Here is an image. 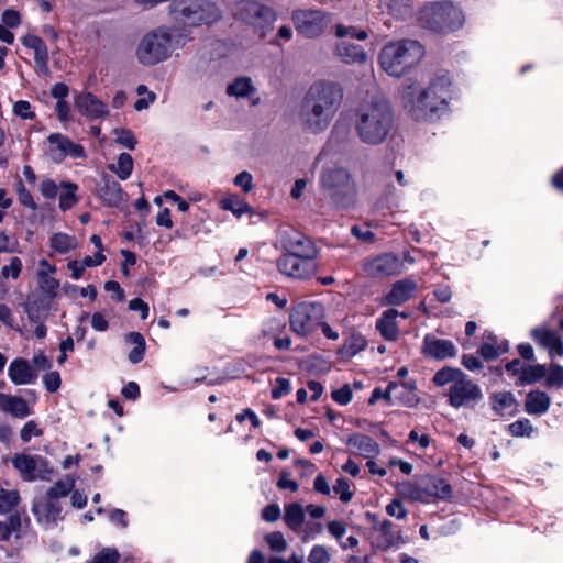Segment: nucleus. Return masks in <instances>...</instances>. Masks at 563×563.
<instances>
[{
	"instance_id": "obj_17",
	"label": "nucleus",
	"mask_w": 563,
	"mask_h": 563,
	"mask_svg": "<svg viewBox=\"0 0 563 563\" xmlns=\"http://www.w3.org/2000/svg\"><path fill=\"white\" fill-rule=\"evenodd\" d=\"M47 141L51 147L47 155L55 163H60L69 155L75 158L85 157V150L81 145L73 143L67 136L59 133L48 135Z\"/></svg>"
},
{
	"instance_id": "obj_12",
	"label": "nucleus",
	"mask_w": 563,
	"mask_h": 563,
	"mask_svg": "<svg viewBox=\"0 0 563 563\" xmlns=\"http://www.w3.org/2000/svg\"><path fill=\"white\" fill-rule=\"evenodd\" d=\"M484 398L481 387L464 374L463 377L451 385L448 390V402L455 409L475 408Z\"/></svg>"
},
{
	"instance_id": "obj_41",
	"label": "nucleus",
	"mask_w": 563,
	"mask_h": 563,
	"mask_svg": "<svg viewBox=\"0 0 563 563\" xmlns=\"http://www.w3.org/2000/svg\"><path fill=\"white\" fill-rule=\"evenodd\" d=\"M497 344V338L495 335H488L486 341L482 344L479 349V354L485 360H495L500 354L507 351V347L504 345H496Z\"/></svg>"
},
{
	"instance_id": "obj_54",
	"label": "nucleus",
	"mask_w": 563,
	"mask_h": 563,
	"mask_svg": "<svg viewBox=\"0 0 563 563\" xmlns=\"http://www.w3.org/2000/svg\"><path fill=\"white\" fill-rule=\"evenodd\" d=\"M42 434L43 430L38 428L34 420L27 421L20 431V438L24 443L30 442L33 437H41Z\"/></svg>"
},
{
	"instance_id": "obj_2",
	"label": "nucleus",
	"mask_w": 563,
	"mask_h": 563,
	"mask_svg": "<svg viewBox=\"0 0 563 563\" xmlns=\"http://www.w3.org/2000/svg\"><path fill=\"white\" fill-rule=\"evenodd\" d=\"M451 85L448 75L433 77L426 87L409 79L400 90L402 107L417 121L431 120L446 109L451 99Z\"/></svg>"
},
{
	"instance_id": "obj_19",
	"label": "nucleus",
	"mask_w": 563,
	"mask_h": 563,
	"mask_svg": "<svg viewBox=\"0 0 563 563\" xmlns=\"http://www.w3.org/2000/svg\"><path fill=\"white\" fill-rule=\"evenodd\" d=\"M75 108L89 119L106 117L109 111L106 103L91 92H80L75 97Z\"/></svg>"
},
{
	"instance_id": "obj_23",
	"label": "nucleus",
	"mask_w": 563,
	"mask_h": 563,
	"mask_svg": "<svg viewBox=\"0 0 563 563\" xmlns=\"http://www.w3.org/2000/svg\"><path fill=\"white\" fill-rule=\"evenodd\" d=\"M417 288V283L409 278L396 282L390 291L385 296L384 303L399 306L409 300Z\"/></svg>"
},
{
	"instance_id": "obj_16",
	"label": "nucleus",
	"mask_w": 563,
	"mask_h": 563,
	"mask_svg": "<svg viewBox=\"0 0 563 563\" xmlns=\"http://www.w3.org/2000/svg\"><path fill=\"white\" fill-rule=\"evenodd\" d=\"M31 510L37 522L45 527H53L63 519L60 501L45 495L34 499Z\"/></svg>"
},
{
	"instance_id": "obj_43",
	"label": "nucleus",
	"mask_w": 563,
	"mask_h": 563,
	"mask_svg": "<svg viewBox=\"0 0 563 563\" xmlns=\"http://www.w3.org/2000/svg\"><path fill=\"white\" fill-rule=\"evenodd\" d=\"M20 503L19 492L0 488V514H8Z\"/></svg>"
},
{
	"instance_id": "obj_52",
	"label": "nucleus",
	"mask_w": 563,
	"mask_h": 563,
	"mask_svg": "<svg viewBox=\"0 0 563 563\" xmlns=\"http://www.w3.org/2000/svg\"><path fill=\"white\" fill-rule=\"evenodd\" d=\"M265 541L273 551L284 552L287 549V542L282 532H271L266 534Z\"/></svg>"
},
{
	"instance_id": "obj_40",
	"label": "nucleus",
	"mask_w": 563,
	"mask_h": 563,
	"mask_svg": "<svg viewBox=\"0 0 563 563\" xmlns=\"http://www.w3.org/2000/svg\"><path fill=\"white\" fill-rule=\"evenodd\" d=\"M379 7L386 10L390 15L405 18L409 14V0H378Z\"/></svg>"
},
{
	"instance_id": "obj_15",
	"label": "nucleus",
	"mask_w": 563,
	"mask_h": 563,
	"mask_svg": "<svg viewBox=\"0 0 563 563\" xmlns=\"http://www.w3.org/2000/svg\"><path fill=\"white\" fill-rule=\"evenodd\" d=\"M280 274L294 279H307L316 275L317 264L314 261L282 254L276 261Z\"/></svg>"
},
{
	"instance_id": "obj_37",
	"label": "nucleus",
	"mask_w": 563,
	"mask_h": 563,
	"mask_svg": "<svg viewBox=\"0 0 563 563\" xmlns=\"http://www.w3.org/2000/svg\"><path fill=\"white\" fill-rule=\"evenodd\" d=\"M49 243L52 249L60 254H65L71 250H75L78 245L75 236L62 232L53 234L51 236Z\"/></svg>"
},
{
	"instance_id": "obj_34",
	"label": "nucleus",
	"mask_w": 563,
	"mask_h": 563,
	"mask_svg": "<svg viewBox=\"0 0 563 563\" xmlns=\"http://www.w3.org/2000/svg\"><path fill=\"white\" fill-rule=\"evenodd\" d=\"M220 207L223 210L231 211L238 218H241L245 213L253 212L251 206L241 199L238 195H230L221 199Z\"/></svg>"
},
{
	"instance_id": "obj_29",
	"label": "nucleus",
	"mask_w": 563,
	"mask_h": 563,
	"mask_svg": "<svg viewBox=\"0 0 563 563\" xmlns=\"http://www.w3.org/2000/svg\"><path fill=\"white\" fill-rule=\"evenodd\" d=\"M551 405V398L547 393L541 390H532L528 393L525 409L530 415H543Z\"/></svg>"
},
{
	"instance_id": "obj_51",
	"label": "nucleus",
	"mask_w": 563,
	"mask_h": 563,
	"mask_svg": "<svg viewBox=\"0 0 563 563\" xmlns=\"http://www.w3.org/2000/svg\"><path fill=\"white\" fill-rule=\"evenodd\" d=\"M532 431V424L528 419H520L509 424V432L514 437H529Z\"/></svg>"
},
{
	"instance_id": "obj_20",
	"label": "nucleus",
	"mask_w": 563,
	"mask_h": 563,
	"mask_svg": "<svg viewBox=\"0 0 563 563\" xmlns=\"http://www.w3.org/2000/svg\"><path fill=\"white\" fill-rule=\"evenodd\" d=\"M423 352L435 360H444L456 355V347L450 340L427 335L423 340Z\"/></svg>"
},
{
	"instance_id": "obj_5",
	"label": "nucleus",
	"mask_w": 563,
	"mask_h": 563,
	"mask_svg": "<svg viewBox=\"0 0 563 563\" xmlns=\"http://www.w3.org/2000/svg\"><path fill=\"white\" fill-rule=\"evenodd\" d=\"M424 56L423 46L415 40H401L385 45L379 53V64L390 76L400 77Z\"/></svg>"
},
{
	"instance_id": "obj_25",
	"label": "nucleus",
	"mask_w": 563,
	"mask_h": 563,
	"mask_svg": "<svg viewBox=\"0 0 563 563\" xmlns=\"http://www.w3.org/2000/svg\"><path fill=\"white\" fill-rule=\"evenodd\" d=\"M346 444L353 450V452L358 453L365 459H373L380 452L378 443L371 437L362 433H354L349 437Z\"/></svg>"
},
{
	"instance_id": "obj_55",
	"label": "nucleus",
	"mask_w": 563,
	"mask_h": 563,
	"mask_svg": "<svg viewBox=\"0 0 563 563\" xmlns=\"http://www.w3.org/2000/svg\"><path fill=\"white\" fill-rule=\"evenodd\" d=\"M119 558L115 549L106 548L95 555L91 563H118Z\"/></svg>"
},
{
	"instance_id": "obj_49",
	"label": "nucleus",
	"mask_w": 563,
	"mask_h": 563,
	"mask_svg": "<svg viewBox=\"0 0 563 563\" xmlns=\"http://www.w3.org/2000/svg\"><path fill=\"white\" fill-rule=\"evenodd\" d=\"M113 134L115 135V142L122 146L134 150L136 145V139L133 133L126 129H114Z\"/></svg>"
},
{
	"instance_id": "obj_1",
	"label": "nucleus",
	"mask_w": 563,
	"mask_h": 563,
	"mask_svg": "<svg viewBox=\"0 0 563 563\" xmlns=\"http://www.w3.org/2000/svg\"><path fill=\"white\" fill-rule=\"evenodd\" d=\"M344 98L342 86L331 80L313 82L295 111V122L305 134L318 135L329 129Z\"/></svg>"
},
{
	"instance_id": "obj_39",
	"label": "nucleus",
	"mask_w": 563,
	"mask_h": 563,
	"mask_svg": "<svg viewBox=\"0 0 563 563\" xmlns=\"http://www.w3.org/2000/svg\"><path fill=\"white\" fill-rule=\"evenodd\" d=\"M109 169L118 175L121 180L128 179L133 170V158L129 153H121L117 165H110Z\"/></svg>"
},
{
	"instance_id": "obj_8",
	"label": "nucleus",
	"mask_w": 563,
	"mask_h": 563,
	"mask_svg": "<svg viewBox=\"0 0 563 563\" xmlns=\"http://www.w3.org/2000/svg\"><path fill=\"white\" fill-rule=\"evenodd\" d=\"M172 34L165 29L147 32L136 47V58L144 66H152L170 55Z\"/></svg>"
},
{
	"instance_id": "obj_56",
	"label": "nucleus",
	"mask_w": 563,
	"mask_h": 563,
	"mask_svg": "<svg viewBox=\"0 0 563 563\" xmlns=\"http://www.w3.org/2000/svg\"><path fill=\"white\" fill-rule=\"evenodd\" d=\"M333 489L336 494L340 495V499L342 503H349L352 497L353 493L350 489V484L345 478H339L336 479L335 485L333 486Z\"/></svg>"
},
{
	"instance_id": "obj_30",
	"label": "nucleus",
	"mask_w": 563,
	"mask_h": 563,
	"mask_svg": "<svg viewBox=\"0 0 563 563\" xmlns=\"http://www.w3.org/2000/svg\"><path fill=\"white\" fill-rule=\"evenodd\" d=\"M2 411L15 418H25L31 415L26 400L19 396L5 394Z\"/></svg>"
},
{
	"instance_id": "obj_10",
	"label": "nucleus",
	"mask_w": 563,
	"mask_h": 563,
	"mask_svg": "<svg viewBox=\"0 0 563 563\" xmlns=\"http://www.w3.org/2000/svg\"><path fill=\"white\" fill-rule=\"evenodd\" d=\"M238 19L252 25L264 37L266 30L274 23L276 15L274 11L253 0H242L236 4L235 13Z\"/></svg>"
},
{
	"instance_id": "obj_59",
	"label": "nucleus",
	"mask_w": 563,
	"mask_h": 563,
	"mask_svg": "<svg viewBox=\"0 0 563 563\" xmlns=\"http://www.w3.org/2000/svg\"><path fill=\"white\" fill-rule=\"evenodd\" d=\"M404 493L413 500L427 501L422 481L420 479L418 485L406 484Z\"/></svg>"
},
{
	"instance_id": "obj_48",
	"label": "nucleus",
	"mask_w": 563,
	"mask_h": 563,
	"mask_svg": "<svg viewBox=\"0 0 563 563\" xmlns=\"http://www.w3.org/2000/svg\"><path fill=\"white\" fill-rule=\"evenodd\" d=\"M37 276L40 279V286L41 288L47 292V294H55L56 290L59 287V283L57 279L51 276L48 272H45L44 269H40L37 272Z\"/></svg>"
},
{
	"instance_id": "obj_6",
	"label": "nucleus",
	"mask_w": 563,
	"mask_h": 563,
	"mask_svg": "<svg viewBox=\"0 0 563 563\" xmlns=\"http://www.w3.org/2000/svg\"><path fill=\"white\" fill-rule=\"evenodd\" d=\"M424 29L435 33H450L462 27L463 12L450 1L433 2L424 5L418 16Z\"/></svg>"
},
{
	"instance_id": "obj_47",
	"label": "nucleus",
	"mask_w": 563,
	"mask_h": 563,
	"mask_svg": "<svg viewBox=\"0 0 563 563\" xmlns=\"http://www.w3.org/2000/svg\"><path fill=\"white\" fill-rule=\"evenodd\" d=\"M393 522L389 520H384L382 522H376L374 528L379 530L384 534V547L389 548L395 544L397 537L393 532Z\"/></svg>"
},
{
	"instance_id": "obj_44",
	"label": "nucleus",
	"mask_w": 563,
	"mask_h": 563,
	"mask_svg": "<svg viewBox=\"0 0 563 563\" xmlns=\"http://www.w3.org/2000/svg\"><path fill=\"white\" fill-rule=\"evenodd\" d=\"M64 188L66 191L62 192L59 196V208L66 211L78 202V198L75 194L78 187L74 183H65Z\"/></svg>"
},
{
	"instance_id": "obj_62",
	"label": "nucleus",
	"mask_w": 563,
	"mask_h": 563,
	"mask_svg": "<svg viewBox=\"0 0 563 563\" xmlns=\"http://www.w3.org/2000/svg\"><path fill=\"white\" fill-rule=\"evenodd\" d=\"M233 183L235 186L241 187L244 192H251L253 189V177L246 170L239 173Z\"/></svg>"
},
{
	"instance_id": "obj_24",
	"label": "nucleus",
	"mask_w": 563,
	"mask_h": 563,
	"mask_svg": "<svg viewBox=\"0 0 563 563\" xmlns=\"http://www.w3.org/2000/svg\"><path fill=\"white\" fill-rule=\"evenodd\" d=\"M99 196L108 207H119L122 202L128 200V195L124 192L121 185L108 176L103 178V184L99 189Z\"/></svg>"
},
{
	"instance_id": "obj_33",
	"label": "nucleus",
	"mask_w": 563,
	"mask_h": 563,
	"mask_svg": "<svg viewBox=\"0 0 563 563\" xmlns=\"http://www.w3.org/2000/svg\"><path fill=\"white\" fill-rule=\"evenodd\" d=\"M493 409L500 416L511 413L516 406L515 396L510 391H499L492 396Z\"/></svg>"
},
{
	"instance_id": "obj_11",
	"label": "nucleus",
	"mask_w": 563,
	"mask_h": 563,
	"mask_svg": "<svg viewBox=\"0 0 563 563\" xmlns=\"http://www.w3.org/2000/svg\"><path fill=\"white\" fill-rule=\"evenodd\" d=\"M12 464L25 482L51 481L54 474L49 462L41 455L19 453L13 456Z\"/></svg>"
},
{
	"instance_id": "obj_21",
	"label": "nucleus",
	"mask_w": 563,
	"mask_h": 563,
	"mask_svg": "<svg viewBox=\"0 0 563 563\" xmlns=\"http://www.w3.org/2000/svg\"><path fill=\"white\" fill-rule=\"evenodd\" d=\"M533 340L549 351L551 357L563 355V342L555 331L547 328H536L531 331Z\"/></svg>"
},
{
	"instance_id": "obj_60",
	"label": "nucleus",
	"mask_w": 563,
	"mask_h": 563,
	"mask_svg": "<svg viewBox=\"0 0 563 563\" xmlns=\"http://www.w3.org/2000/svg\"><path fill=\"white\" fill-rule=\"evenodd\" d=\"M18 199L20 203L23 205L24 207H27L33 211L37 209V205L33 200L31 192L25 188V186L22 183H19L18 185Z\"/></svg>"
},
{
	"instance_id": "obj_58",
	"label": "nucleus",
	"mask_w": 563,
	"mask_h": 563,
	"mask_svg": "<svg viewBox=\"0 0 563 563\" xmlns=\"http://www.w3.org/2000/svg\"><path fill=\"white\" fill-rule=\"evenodd\" d=\"M386 512L390 517H395L399 520H402L407 517V510L404 507V504L399 499H393L387 506H386Z\"/></svg>"
},
{
	"instance_id": "obj_27",
	"label": "nucleus",
	"mask_w": 563,
	"mask_h": 563,
	"mask_svg": "<svg viewBox=\"0 0 563 563\" xmlns=\"http://www.w3.org/2000/svg\"><path fill=\"white\" fill-rule=\"evenodd\" d=\"M421 481L426 497H434L442 500H446L452 497V487L445 479L428 475L421 477Z\"/></svg>"
},
{
	"instance_id": "obj_3",
	"label": "nucleus",
	"mask_w": 563,
	"mask_h": 563,
	"mask_svg": "<svg viewBox=\"0 0 563 563\" xmlns=\"http://www.w3.org/2000/svg\"><path fill=\"white\" fill-rule=\"evenodd\" d=\"M394 121V110L388 99L382 95L371 96L356 109L355 131L363 143L379 145L387 140Z\"/></svg>"
},
{
	"instance_id": "obj_53",
	"label": "nucleus",
	"mask_w": 563,
	"mask_h": 563,
	"mask_svg": "<svg viewBox=\"0 0 563 563\" xmlns=\"http://www.w3.org/2000/svg\"><path fill=\"white\" fill-rule=\"evenodd\" d=\"M335 35L338 37L350 35L351 37H355L360 41H364L368 36L367 32L364 30H356L354 26H344L342 24H338L335 26Z\"/></svg>"
},
{
	"instance_id": "obj_36",
	"label": "nucleus",
	"mask_w": 563,
	"mask_h": 563,
	"mask_svg": "<svg viewBox=\"0 0 563 563\" xmlns=\"http://www.w3.org/2000/svg\"><path fill=\"white\" fill-rule=\"evenodd\" d=\"M464 374L460 368L446 366L434 374L432 382L438 387L445 386L446 384L455 385V382L460 380Z\"/></svg>"
},
{
	"instance_id": "obj_63",
	"label": "nucleus",
	"mask_w": 563,
	"mask_h": 563,
	"mask_svg": "<svg viewBox=\"0 0 563 563\" xmlns=\"http://www.w3.org/2000/svg\"><path fill=\"white\" fill-rule=\"evenodd\" d=\"M22 269V262L19 257H11L10 264L2 267V276L18 278Z\"/></svg>"
},
{
	"instance_id": "obj_42",
	"label": "nucleus",
	"mask_w": 563,
	"mask_h": 563,
	"mask_svg": "<svg viewBox=\"0 0 563 563\" xmlns=\"http://www.w3.org/2000/svg\"><path fill=\"white\" fill-rule=\"evenodd\" d=\"M75 483L70 478L59 479L52 487L48 488L45 496L59 500L63 497H66L74 488Z\"/></svg>"
},
{
	"instance_id": "obj_7",
	"label": "nucleus",
	"mask_w": 563,
	"mask_h": 563,
	"mask_svg": "<svg viewBox=\"0 0 563 563\" xmlns=\"http://www.w3.org/2000/svg\"><path fill=\"white\" fill-rule=\"evenodd\" d=\"M175 19L190 26L212 24L222 18L220 8L207 0H181L170 7Z\"/></svg>"
},
{
	"instance_id": "obj_35",
	"label": "nucleus",
	"mask_w": 563,
	"mask_h": 563,
	"mask_svg": "<svg viewBox=\"0 0 563 563\" xmlns=\"http://www.w3.org/2000/svg\"><path fill=\"white\" fill-rule=\"evenodd\" d=\"M366 347V340L361 334H351L339 353L343 358H351Z\"/></svg>"
},
{
	"instance_id": "obj_4",
	"label": "nucleus",
	"mask_w": 563,
	"mask_h": 563,
	"mask_svg": "<svg viewBox=\"0 0 563 563\" xmlns=\"http://www.w3.org/2000/svg\"><path fill=\"white\" fill-rule=\"evenodd\" d=\"M319 187L329 206L336 210H347L356 205L357 185L351 170L341 165H330L321 169Z\"/></svg>"
},
{
	"instance_id": "obj_26",
	"label": "nucleus",
	"mask_w": 563,
	"mask_h": 563,
	"mask_svg": "<svg viewBox=\"0 0 563 563\" xmlns=\"http://www.w3.org/2000/svg\"><path fill=\"white\" fill-rule=\"evenodd\" d=\"M335 55L341 62L349 65H362L367 62V54L363 47L347 41H342L335 46Z\"/></svg>"
},
{
	"instance_id": "obj_46",
	"label": "nucleus",
	"mask_w": 563,
	"mask_h": 563,
	"mask_svg": "<svg viewBox=\"0 0 563 563\" xmlns=\"http://www.w3.org/2000/svg\"><path fill=\"white\" fill-rule=\"evenodd\" d=\"M545 375V367L540 364L528 365L522 367L521 379L526 383H534L540 380Z\"/></svg>"
},
{
	"instance_id": "obj_22",
	"label": "nucleus",
	"mask_w": 563,
	"mask_h": 563,
	"mask_svg": "<svg viewBox=\"0 0 563 563\" xmlns=\"http://www.w3.org/2000/svg\"><path fill=\"white\" fill-rule=\"evenodd\" d=\"M8 376L14 385H29L35 382L37 373L29 361L15 358L9 365Z\"/></svg>"
},
{
	"instance_id": "obj_13",
	"label": "nucleus",
	"mask_w": 563,
	"mask_h": 563,
	"mask_svg": "<svg viewBox=\"0 0 563 563\" xmlns=\"http://www.w3.org/2000/svg\"><path fill=\"white\" fill-rule=\"evenodd\" d=\"M296 30L305 37L314 38L321 35L331 22L328 13L321 10L302 9L292 13Z\"/></svg>"
},
{
	"instance_id": "obj_9",
	"label": "nucleus",
	"mask_w": 563,
	"mask_h": 563,
	"mask_svg": "<svg viewBox=\"0 0 563 563\" xmlns=\"http://www.w3.org/2000/svg\"><path fill=\"white\" fill-rule=\"evenodd\" d=\"M324 318V308L319 302H299L290 311V328L300 336L318 329Z\"/></svg>"
},
{
	"instance_id": "obj_14",
	"label": "nucleus",
	"mask_w": 563,
	"mask_h": 563,
	"mask_svg": "<svg viewBox=\"0 0 563 563\" xmlns=\"http://www.w3.org/2000/svg\"><path fill=\"white\" fill-rule=\"evenodd\" d=\"M362 268L372 278H385L401 274L404 264L397 255L383 253L375 257L365 258Z\"/></svg>"
},
{
	"instance_id": "obj_38",
	"label": "nucleus",
	"mask_w": 563,
	"mask_h": 563,
	"mask_svg": "<svg viewBox=\"0 0 563 563\" xmlns=\"http://www.w3.org/2000/svg\"><path fill=\"white\" fill-rule=\"evenodd\" d=\"M254 91L252 80L247 77L236 78L232 84L227 87V93L238 98L250 96Z\"/></svg>"
},
{
	"instance_id": "obj_57",
	"label": "nucleus",
	"mask_w": 563,
	"mask_h": 563,
	"mask_svg": "<svg viewBox=\"0 0 563 563\" xmlns=\"http://www.w3.org/2000/svg\"><path fill=\"white\" fill-rule=\"evenodd\" d=\"M310 563H328L330 554L323 545H314L308 556Z\"/></svg>"
},
{
	"instance_id": "obj_31",
	"label": "nucleus",
	"mask_w": 563,
	"mask_h": 563,
	"mask_svg": "<svg viewBox=\"0 0 563 563\" xmlns=\"http://www.w3.org/2000/svg\"><path fill=\"white\" fill-rule=\"evenodd\" d=\"M284 521L289 529L298 532L305 522V509L298 503H291L285 506Z\"/></svg>"
},
{
	"instance_id": "obj_28",
	"label": "nucleus",
	"mask_w": 563,
	"mask_h": 563,
	"mask_svg": "<svg viewBox=\"0 0 563 563\" xmlns=\"http://www.w3.org/2000/svg\"><path fill=\"white\" fill-rule=\"evenodd\" d=\"M398 314L399 312L396 309H388L376 321V329L386 340H396L399 333L396 323V318L398 317Z\"/></svg>"
},
{
	"instance_id": "obj_50",
	"label": "nucleus",
	"mask_w": 563,
	"mask_h": 563,
	"mask_svg": "<svg viewBox=\"0 0 563 563\" xmlns=\"http://www.w3.org/2000/svg\"><path fill=\"white\" fill-rule=\"evenodd\" d=\"M398 384L396 382H390L385 390L382 388H375L372 393L371 398L368 399V405H375L379 399H384L388 404L391 401V391L397 388Z\"/></svg>"
},
{
	"instance_id": "obj_32",
	"label": "nucleus",
	"mask_w": 563,
	"mask_h": 563,
	"mask_svg": "<svg viewBox=\"0 0 563 563\" xmlns=\"http://www.w3.org/2000/svg\"><path fill=\"white\" fill-rule=\"evenodd\" d=\"M125 342L134 344V349L129 353L128 358L132 364L140 363L145 354L146 342L140 332H130L125 335Z\"/></svg>"
},
{
	"instance_id": "obj_45",
	"label": "nucleus",
	"mask_w": 563,
	"mask_h": 563,
	"mask_svg": "<svg viewBox=\"0 0 563 563\" xmlns=\"http://www.w3.org/2000/svg\"><path fill=\"white\" fill-rule=\"evenodd\" d=\"M34 68L37 74L49 75L48 49L46 45L34 52Z\"/></svg>"
},
{
	"instance_id": "obj_18",
	"label": "nucleus",
	"mask_w": 563,
	"mask_h": 563,
	"mask_svg": "<svg viewBox=\"0 0 563 563\" xmlns=\"http://www.w3.org/2000/svg\"><path fill=\"white\" fill-rule=\"evenodd\" d=\"M284 253L297 257H303L314 261L318 255V249L314 243L300 232L287 234L283 241Z\"/></svg>"
},
{
	"instance_id": "obj_64",
	"label": "nucleus",
	"mask_w": 563,
	"mask_h": 563,
	"mask_svg": "<svg viewBox=\"0 0 563 563\" xmlns=\"http://www.w3.org/2000/svg\"><path fill=\"white\" fill-rule=\"evenodd\" d=\"M547 382L549 385H556L559 387L563 386V367L558 364H553L550 367Z\"/></svg>"
},
{
	"instance_id": "obj_61",
	"label": "nucleus",
	"mask_w": 563,
	"mask_h": 563,
	"mask_svg": "<svg viewBox=\"0 0 563 563\" xmlns=\"http://www.w3.org/2000/svg\"><path fill=\"white\" fill-rule=\"evenodd\" d=\"M13 112L15 115L22 118V119H33L35 117L34 112L32 111V106L26 100H19L13 106Z\"/></svg>"
}]
</instances>
